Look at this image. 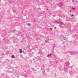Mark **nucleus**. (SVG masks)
Returning <instances> with one entry per match:
<instances>
[{"label": "nucleus", "mask_w": 78, "mask_h": 78, "mask_svg": "<svg viewBox=\"0 0 78 78\" xmlns=\"http://www.w3.org/2000/svg\"><path fill=\"white\" fill-rule=\"evenodd\" d=\"M20 53H21L22 52V49H20Z\"/></svg>", "instance_id": "obj_1"}, {"label": "nucleus", "mask_w": 78, "mask_h": 78, "mask_svg": "<svg viewBox=\"0 0 78 78\" xmlns=\"http://www.w3.org/2000/svg\"><path fill=\"white\" fill-rule=\"evenodd\" d=\"M12 57V58H14L15 57L14 56V55H13Z\"/></svg>", "instance_id": "obj_2"}, {"label": "nucleus", "mask_w": 78, "mask_h": 78, "mask_svg": "<svg viewBox=\"0 0 78 78\" xmlns=\"http://www.w3.org/2000/svg\"><path fill=\"white\" fill-rule=\"evenodd\" d=\"M30 25H31V24H30V23L28 24V25L29 26H30Z\"/></svg>", "instance_id": "obj_3"}, {"label": "nucleus", "mask_w": 78, "mask_h": 78, "mask_svg": "<svg viewBox=\"0 0 78 78\" xmlns=\"http://www.w3.org/2000/svg\"><path fill=\"white\" fill-rule=\"evenodd\" d=\"M45 43H47V41H45Z\"/></svg>", "instance_id": "obj_4"}, {"label": "nucleus", "mask_w": 78, "mask_h": 78, "mask_svg": "<svg viewBox=\"0 0 78 78\" xmlns=\"http://www.w3.org/2000/svg\"><path fill=\"white\" fill-rule=\"evenodd\" d=\"M72 16H74V15H72Z\"/></svg>", "instance_id": "obj_5"}, {"label": "nucleus", "mask_w": 78, "mask_h": 78, "mask_svg": "<svg viewBox=\"0 0 78 78\" xmlns=\"http://www.w3.org/2000/svg\"><path fill=\"white\" fill-rule=\"evenodd\" d=\"M74 9H75V8H73V10H74Z\"/></svg>", "instance_id": "obj_6"}, {"label": "nucleus", "mask_w": 78, "mask_h": 78, "mask_svg": "<svg viewBox=\"0 0 78 78\" xmlns=\"http://www.w3.org/2000/svg\"><path fill=\"white\" fill-rule=\"evenodd\" d=\"M56 27H55V29H56Z\"/></svg>", "instance_id": "obj_7"}, {"label": "nucleus", "mask_w": 78, "mask_h": 78, "mask_svg": "<svg viewBox=\"0 0 78 78\" xmlns=\"http://www.w3.org/2000/svg\"><path fill=\"white\" fill-rule=\"evenodd\" d=\"M51 54H50V56H51Z\"/></svg>", "instance_id": "obj_8"}, {"label": "nucleus", "mask_w": 78, "mask_h": 78, "mask_svg": "<svg viewBox=\"0 0 78 78\" xmlns=\"http://www.w3.org/2000/svg\"><path fill=\"white\" fill-rule=\"evenodd\" d=\"M0 16H1V15H0Z\"/></svg>", "instance_id": "obj_9"}, {"label": "nucleus", "mask_w": 78, "mask_h": 78, "mask_svg": "<svg viewBox=\"0 0 78 78\" xmlns=\"http://www.w3.org/2000/svg\"><path fill=\"white\" fill-rule=\"evenodd\" d=\"M70 12H71V11H70Z\"/></svg>", "instance_id": "obj_10"}, {"label": "nucleus", "mask_w": 78, "mask_h": 78, "mask_svg": "<svg viewBox=\"0 0 78 78\" xmlns=\"http://www.w3.org/2000/svg\"><path fill=\"white\" fill-rule=\"evenodd\" d=\"M68 14H69V13H68Z\"/></svg>", "instance_id": "obj_11"}]
</instances>
